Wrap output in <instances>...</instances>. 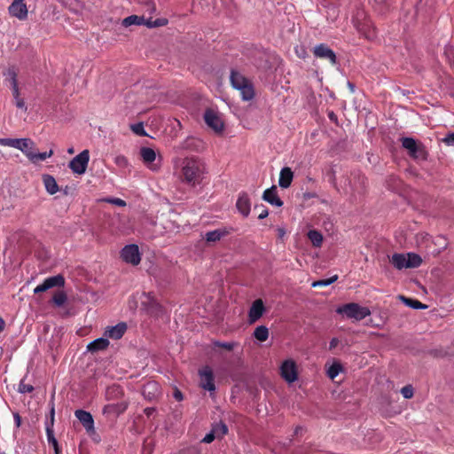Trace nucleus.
<instances>
[{"mask_svg": "<svg viewBox=\"0 0 454 454\" xmlns=\"http://www.w3.org/2000/svg\"><path fill=\"white\" fill-rule=\"evenodd\" d=\"M402 146L407 151L408 155L415 161H426L429 153L425 145L413 137H405L401 139Z\"/></svg>", "mask_w": 454, "mask_h": 454, "instance_id": "nucleus-1", "label": "nucleus"}, {"mask_svg": "<svg viewBox=\"0 0 454 454\" xmlns=\"http://www.w3.org/2000/svg\"><path fill=\"white\" fill-rule=\"evenodd\" d=\"M182 172L184 181L192 186L200 184L202 179V166L197 159L186 158L184 161Z\"/></svg>", "mask_w": 454, "mask_h": 454, "instance_id": "nucleus-2", "label": "nucleus"}, {"mask_svg": "<svg viewBox=\"0 0 454 454\" xmlns=\"http://www.w3.org/2000/svg\"><path fill=\"white\" fill-rule=\"evenodd\" d=\"M336 313L352 318L356 321H361L366 317L371 315V310L367 307H363L356 302H349L337 307Z\"/></svg>", "mask_w": 454, "mask_h": 454, "instance_id": "nucleus-3", "label": "nucleus"}, {"mask_svg": "<svg viewBox=\"0 0 454 454\" xmlns=\"http://www.w3.org/2000/svg\"><path fill=\"white\" fill-rule=\"evenodd\" d=\"M89 160L90 152L85 149L69 161L68 168L74 174L82 175L86 172Z\"/></svg>", "mask_w": 454, "mask_h": 454, "instance_id": "nucleus-4", "label": "nucleus"}, {"mask_svg": "<svg viewBox=\"0 0 454 454\" xmlns=\"http://www.w3.org/2000/svg\"><path fill=\"white\" fill-rule=\"evenodd\" d=\"M146 300L141 302L142 309L151 317H159L164 313L163 307L156 301L151 293H144Z\"/></svg>", "mask_w": 454, "mask_h": 454, "instance_id": "nucleus-5", "label": "nucleus"}, {"mask_svg": "<svg viewBox=\"0 0 454 454\" xmlns=\"http://www.w3.org/2000/svg\"><path fill=\"white\" fill-rule=\"evenodd\" d=\"M204 121L215 133H222L224 129V122L216 111L212 108H207L204 113Z\"/></svg>", "mask_w": 454, "mask_h": 454, "instance_id": "nucleus-6", "label": "nucleus"}, {"mask_svg": "<svg viewBox=\"0 0 454 454\" xmlns=\"http://www.w3.org/2000/svg\"><path fill=\"white\" fill-rule=\"evenodd\" d=\"M200 387L210 393L215 390V374L212 368L206 365L199 370Z\"/></svg>", "mask_w": 454, "mask_h": 454, "instance_id": "nucleus-7", "label": "nucleus"}, {"mask_svg": "<svg viewBox=\"0 0 454 454\" xmlns=\"http://www.w3.org/2000/svg\"><path fill=\"white\" fill-rule=\"evenodd\" d=\"M121 258L127 263H130L134 266L138 265L141 262L138 246L136 244L126 245L121 250Z\"/></svg>", "mask_w": 454, "mask_h": 454, "instance_id": "nucleus-8", "label": "nucleus"}, {"mask_svg": "<svg viewBox=\"0 0 454 454\" xmlns=\"http://www.w3.org/2000/svg\"><path fill=\"white\" fill-rule=\"evenodd\" d=\"M281 377L288 383H293L298 379L297 366L294 360H286L280 366Z\"/></svg>", "mask_w": 454, "mask_h": 454, "instance_id": "nucleus-9", "label": "nucleus"}, {"mask_svg": "<svg viewBox=\"0 0 454 454\" xmlns=\"http://www.w3.org/2000/svg\"><path fill=\"white\" fill-rule=\"evenodd\" d=\"M313 54L316 58L328 60L332 65L338 63L335 52L325 43L316 45Z\"/></svg>", "mask_w": 454, "mask_h": 454, "instance_id": "nucleus-10", "label": "nucleus"}, {"mask_svg": "<svg viewBox=\"0 0 454 454\" xmlns=\"http://www.w3.org/2000/svg\"><path fill=\"white\" fill-rule=\"evenodd\" d=\"M65 285V278L62 275L58 274L56 276L46 278L41 285L37 286L34 293L40 294L48 291L53 287H62Z\"/></svg>", "mask_w": 454, "mask_h": 454, "instance_id": "nucleus-11", "label": "nucleus"}, {"mask_svg": "<svg viewBox=\"0 0 454 454\" xmlns=\"http://www.w3.org/2000/svg\"><path fill=\"white\" fill-rule=\"evenodd\" d=\"M266 309L262 299H256L253 301L248 311V323L250 325L258 321L264 314Z\"/></svg>", "mask_w": 454, "mask_h": 454, "instance_id": "nucleus-12", "label": "nucleus"}, {"mask_svg": "<svg viewBox=\"0 0 454 454\" xmlns=\"http://www.w3.org/2000/svg\"><path fill=\"white\" fill-rule=\"evenodd\" d=\"M54 415H55L54 404H53V403H51V411H50L51 419H50V421L46 422L47 438H48L49 443H51L53 446L55 454H60L58 441L56 440V438L54 436V432H53Z\"/></svg>", "mask_w": 454, "mask_h": 454, "instance_id": "nucleus-13", "label": "nucleus"}, {"mask_svg": "<svg viewBox=\"0 0 454 454\" xmlns=\"http://www.w3.org/2000/svg\"><path fill=\"white\" fill-rule=\"evenodd\" d=\"M9 12L20 20H26L27 17V8L23 0H13L9 6Z\"/></svg>", "mask_w": 454, "mask_h": 454, "instance_id": "nucleus-14", "label": "nucleus"}, {"mask_svg": "<svg viewBox=\"0 0 454 454\" xmlns=\"http://www.w3.org/2000/svg\"><path fill=\"white\" fill-rule=\"evenodd\" d=\"M128 403L125 401L118 402L117 403L106 405L103 409V413L109 418H116L126 411Z\"/></svg>", "mask_w": 454, "mask_h": 454, "instance_id": "nucleus-15", "label": "nucleus"}, {"mask_svg": "<svg viewBox=\"0 0 454 454\" xmlns=\"http://www.w3.org/2000/svg\"><path fill=\"white\" fill-rule=\"evenodd\" d=\"M262 200L267 201L272 206L280 207L283 206V200L278 195V190L276 185H272L270 188L266 189L262 193Z\"/></svg>", "mask_w": 454, "mask_h": 454, "instance_id": "nucleus-16", "label": "nucleus"}, {"mask_svg": "<svg viewBox=\"0 0 454 454\" xmlns=\"http://www.w3.org/2000/svg\"><path fill=\"white\" fill-rule=\"evenodd\" d=\"M380 403L382 413L386 416H393L401 412V407L397 403V399H382Z\"/></svg>", "mask_w": 454, "mask_h": 454, "instance_id": "nucleus-17", "label": "nucleus"}, {"mask_svg": "<svg viewBox=\"0 0 454 454\" xmlns=\"http://www.w3.org/2000/svg\"><path fill=\"white\" fill-rule=\"evenodd\" d=\"M75 417L82 424L88 433L94 432V420L92 415L83 410H77Z\"/></svg>", "mask_w": 454, "mask_h": 454, "instance_id": "nucleus-18", "label": "nucleus"}, {"mask_svg": "<svg viewBox=\"0 0 454 454\" xmlns=\"http://www.w3.org/2000/svg\"><path fill=\"white\" fill-rule=\"evenodd\" d=\"M127 324L125 322H120L117 325L109 327L106 331L105 334L113 340H120L127 331Z\"/></svg>", "mask_w": 454, "mask_h": 454, "instance_id": "nucleus-19", "label": "nucleus"}, {"mask_svg": "<svg viewBox=\"0 0 454 454\" xmlns=\"http://www.w3.org/2000/svg\"><path fill=\"white\" fill-rule=\"evenodd\" d=\"M236 207H237L239 212L244 217H247L249 215L251 204H250L249 197L246 192H243L239 195V197L237 200V203H236Z\"/></svg>", "mask_w": 454, "mask_h": 454, "instance_id": "nucleus-20", "label": "nucleus"}, {"mask_svg": "<svg viewBox=\"0 0 454 454\" xmlns=\"http://www.w3.org/2000/svg\"><path fill=\"white\" fill-rule=\"evenodd\" d=\"M385 185L389 191L399 192L403 189V183L398 176L391 174L387 176L385 179Z\"/></svg>", "mask_w": 454, "mask_h": 454, "instance_id": "nucleus-21", "label": "nucleus"}, {"mask_svg": "<svg viewBox=\"0 0 454 454\" xmlns=\"http://www.w3.org/2000/svg\"><path fill=\"white\" fill-rule=\"evenodd\" d=\"M294 179V172L289 167H284L280 170L278 185L281 188L286 189L290 187Z\"/></svg>", "mask_w": 454, "mask_h": 454, "instance_id": "nucleus-22", "label": "nucleus"}, {"mask_svg": "<svg viewBox=\"0 0 454 454\" xmlns=\"http://www.w3.org/2000/svg\"><path fill=\"white\" fill-rule=\"evenodd\" d=\"M141 394L143 397H158L160 395V385L156 381H148L143 385Z\"/></svg>", "mask_w": 454, "mask_h": 454, "instance_id": "nucleus-23", "label": "nucleus"}, {"mask_svg": "<svg viewBox=\"0 0 454 454\" xmlns=\"http://www.w3.org/2000/svg\"><path fill=\"white\" fill-rule=\"evenodd\" d=\"M42 179H43V183L44 184L45 190L49 194L53 195L59 191V187L57 181L53 176H51L50 174H43L42 176Z\"/></svg>", "mask_w": 454, "mask_h": 454, "instance_id": "nucleus-24", "label": "nucleus"}, {"mask_svg": "<svg viewBox=\"0 0 454 454\" xmlns=\"http://www.w3.org/2000/svg\"><path fill=\"white\" fill-rule=\"evenodd\" d=\"M109 340L106 338H98L90 341L87 346V350L91 353L105 350L109 346Z\"/></svg>", "mask_w": 454, "mask_h": 454, "instance_id": "nucleus-25", "label": "nucleus"}, {"mask_svg": "<svg viewBox=\"0 0 454 454\" xmlns=\"http://www.w3.org/2000/svg\"><path fill=\"white\" fill-rule=\"evenodd\" d=\"M229 234V231L226 229H216L214 231H207L204 239L207 243H215L216 241H219L223 237L227 236Z\"/></svg>", "mask_w": 454, "mask_h": 454, "instance_id": "nucleus-26", "label": "nucleus"}, {"mask_svg": "<svg viewBox=\"0 0 454 454\" xmlns=\"http://www.w3.org/2000/svg\"><path fill=\"white\" fill-rule=\"evenodd\" d=\"M236 90H239L241 93V98L244 101H249L254 97V89L251 81L247 82L245 84H241Z\"/></svg>", "mask_w": 454, "mask_h": 454, "instance_id": "nucleus-27", "label": "nucleus"}, {"mask_svg": "<svg viewBox=\"0 0 454 454\" xmlns=\"http://www.w3.org/2000/svg\"><path fill=\"white\" fill-rule=\"evenodd\" d=\"M181 147L185 150L200 151L203 147V142L196 137H188L182 142Z\"/></svg>", "mask_w": 454, "mask_h": 454, "instance_id": "nucleus-28", "label": "nucleus"}, {"mask_svg": "<svg viewBox=\"0 0 454 454\" xmlns=\"http://www.w3.org/2000/svg\"><path fill=\"white\" fill-rule=\"evenodd\" d=\"M398 299L407 307L411 308L413 309H427V305L422 303L417 299L406 297L404 295L400 294Z\"/></svg>", "mask_w": 454, "mask_h": 454, "instance_id": "nucleus-29", "label": "nucleus"}, {"mask_svg": "<svg viewBox=\"0 0 454 454\" xmlns=\"http://www.w3.org/2000/svg\"><path fill=\"white\" fill-rule=\"evenodd\" d=\"M230 81H231V86L234 89H236L239 86H240L241 84L247 83L250 80L247 79V77H245L243 74H241L239 71H237L235 69H231V74H230Z\"/></svg>", "mask_w": 454, "mask_h": 454, "instance_id": "nucleus-30", "label": "nucleus"}, {"mask_svg": "<svg viewBox=\"0 0 454 454\" xmlns=\"http://www.w3.org/2000/svg\"><path fill=\"white\" fill-rule=\"evenodd\" d=\"M19 150H20L28 159L30 153L33 154L36 150L35 144L30 138H20Z\"/></svg>", "mask_w": 454, "mask_h": 454, "instance_id": "nucleus-31", "label": "nucleus"}, {"mask_svg": "<svg viewBox=\"0 0 454 454\" xmlns=\"http://www.w3.org/2000/svg\"><path fill=\"white\" fill-rule=\"evenodd\" d=\"M140 155L146 165L152 164L156 160L155 151L150 147H142L140 149Z\"/></svg>", "mask_w": 454, "mask_h": 454, "instance_id": "nucleus-32", "label": "nucleus"}, {"mask_svg": "<svg viewBox=\"0 0 454 454\" xmlns=\"http://www.w3.org/2000/svg\"><path fill=\"white\" fill-rule=\"evenodd\" d=\"M390 262L397 270L407 269L406 255L404 254H394L392 255Z\"/></svg>", "mask_w": 454, "mask_h": 454, "instance_id": "nucleus-33", "label": "nucleus"}, {"mask_svg": "<svg viewBox=\"0 0 454 454\" xmlns=\"http://www.w3.org/2000/svg\"><path fill=\"white\" fill-rule=\"evenodd\" d=\"M407 269L418 268L422 263L420 255L415 253H407L406 254Z\"/></svg>", "mask_w": 454, "mask_h": 454, "instance_id": "nucleus-34", "label": "nucleus"}, {"mask_svg": "<svg viewBox=\"0 0 454 454\" xmlns=\"http://www.w3.org/2000/svg\"><path fill=\"white\" fill-rule=\"evenodd\" d=\"M211 430H212L213 434L215 435L216 439H221L225 434H227L228 427L224 422L220 421L218 423L213 424Z\"/></svg>", "mask_w": 454, "mask_h": 454, "instance_id": "nucleus-35", "label": "nucleus"}, {"mask_svg": "<svg viewBox=\"0 0 454 454\" xmlns=\"http://www.w3.org/2000/svg\"><path fill=\"white\" fill-rule=\"evenodd\" d=\"M309 239L312 243L313 247H320L323 243V235L319 231L310 230L307 234Z\"/></svg>", "mask_w": 454, "mask_h": 454, "instance_id": "nucleus-36", "label": "nucleus"}, {"mask_svg": "<svg viewBox=\"0 0 454 454\" xmlns=\"http://www.w3.org/2000/svg\"><path fill=\"white\" fill-rule=\"evenodd\" d=\"M253 336L259 341L263 342L269 338V329L265 325L257 326L253 333Z\"/></svg>", "mask_w": 454, "mask_h": 454, "instance_id": "nucleus-37", "label": "nucleus"}, {"mask_svg": "<svg viewBox=\"0 0 454 454\" xmlns=\"http://www.w3.org/2000/svg\"><path fill=\"white\" fill-rule=\"evenodd\" d=\"M4 81L10 84L11 87H14L18 84L17 72L13 67H9L4 72Z\"/></svg>", "mask_w": 454, "mask_h": 454, "instance_id": "nucleus-38", "label": "nucleus"}, {"mask_svg": "<svg viewBox=\"0 0 454 454\" xmlns=\"http://www.w3.org/2000/svg\"><path fill=\"white\" fill-rule=\"evenodd\" d=\"M145 25V18L143 16L130 15L122 20L124 27H129L131 25Z\"/></svg>", "mask_w": 454, "mask_h": 454, "instance_id": "nucleus-39", "label": "nucleus"}, {"mask_svg": "<svg viewBox=\"0 0 454 454\" xmlns=\"http://www.w3.org/2000/svg\"><path fill=\"white\" fill-rule=\"evenodd\" d=\"M53 154V151L50 150L49 152L38 153L36 150L34 151V153L29 155V160L33 163H36L37 161L45 160L47 158L51 157Z\"/></svg>", "mask_w": 454, "mask_h": 454, "instance_id": "nucleus-40", "label": "nucleus"}, {"mask_svg": "<svg viewBox=\"0 0 454 454\" xmlns=\"http://www.w3.org/2000/svg\"><path fill=\"white\" fill-rule=\"evenodd\" d=\"M168 20L165 18H159L153 20L151 18L145 20V25L149 28L163 27L168 24Z\"/></svg>", "mask_w": 454, "mask_h": 454, "instance_id": "nucleus-41", "label": "nucleus"}, {"mask_svg": "<svg viewBox=\"0 0 454 454\" xmlns=\"http://www.w3.org/2000/svg\"><path fill=\"white\" fill-rule=\"evenodd\" d=\"M67 300V294L63 291H58L53 295L51 301L57 306V307H62Z\"/></svg>", "mask_w": 454, "mask_h": 454, "instance_id": "nucleus-42", "label": "nucleus"}, {"mask_svg": "<svg viewBox=\"0 0 454 454\" xmlns=\"http://www.w3.org/2000/svg\"><path fill=\"white\" fill-rule=\"evenodd\" d=\"M342 365L340 363H333L327 370V376L333 380L342 371Z\"/></svg>", "mask_w": 454, "mask_h": 454, "instance_id": "nucleus-43", "label": "nucleus"}, {"mask_svg": "<svg viewBox=\"0 0 454 454\" xmlns=\"http://www.w3.org/2000/svg\"><path fill=\"white\" fill-rule=\"evenodd\" d=\"M107 397H121L123 395L122 388L119 385H113L106 389Z\"/></svg>", "mask_w": 454, "mask_h": 454, "instance_id": "nucleus-44", "label": "nucleus"}, {"mask_svg": "<svg viewBox=\"0 0 454 454\" xmlns=\"http://www.w3.org/2000/svg\"><path fill=\"white\" fill-rule=\"evenodd\" d=\"M20 138H0V145L19 149Z\"/></svg>", "mask_w": 454, "mask_h": 454, "instance_id": "nucleus-45", "label": "nucleus"}, {"mask_svg": "<svg viewBox=\"0 0 454 454\" xmlns=\"http://www.w3.org/2000/svg\"><path fill=\"white\" fill-rule=\"evenodd\" d=\"M130 129L137 136L146 137L148 136L144 128V123L142 121L134 123L130 125Z\"/></svg>", "mask_w": 454, "mask_h": 454, "instance_id": "nucleus-46", "label": "nucleus"}, {"mask_svg": "<svg viewBox=\"0 0 454 454\" xmlns=\"http://www.w3.org/2000/svg\"><path fill=\"white\" fill-rule=\"evenodd\" d=\"M338 279V276L334 275L329 278L320 279L312 283L313 287L326 286L334 283Z\"/></svg>", "mask_w": 454, "mask_h": 454, "instance_id": "nucleus-47", "label": "nucleus"}, {"mask_svg": "<svg viewBox=\"0 0 454 454\" xmlns=\"http://www.w3.org/2000/svg\"><path fill=\"white\" fill-rule=\"evenodd\" d=\"M254 211H258V219L262 220L269 215L268 208L263 205H255L254 207Z\"/></svg>", "mask_w": 454, "mask_h": 454, "instance_id": "nucleus-48", "label": "nucleus"}, {"mask_svg": "<svg viewBox=\"0 0 454 454\" xmlns=\"http://www.w3.org/2000/svg\"><path fill=\"white\" fill-rule=\"evenodd\" d=\"M235 345H236L235 342H222V341H219V340L214 341V346L215 347L223 348H225V349L229 350V351L233 350Z\"/></svg>", "mask_w": 454, "mask_h": 454, "instance_id": "nucleus-49", "label": "nucleus"}, {"mask_svg": "<svg viewBox=\"0 0 454 454\" xmlns=\"http://www.w3.org/2000/svg\"><path fill=\"white\" fill-rule=\"evenodd\" d=\"M444 54L451 66H454V48L452 46H446Z\"/></svg>", "mask_w": 454, "mask_h": 454, "instance_id": "nucleus-50", "label": "nucleus"}, {"mask_svg": "<svg viewBox=\"0 0 454 454\" xmlns=\"http://www.w3.org/2000/svg\"><path fill=\"white\" fill-rule=\"evenodd\" d=\"M34 390V387L30 384H26L21 380L19 384V392L21 394L30 393Z\"/></svg>", "mask_w": 454, "mask_h": 454, "instance_id": "nucleus-51", "label": "nucleus"}, {"mask_svg": "<svg viewBox=\"0 0 454 454\" xmlns=\"http://www.w3.org/2000/svg\"><path fill=\"white\" fill-rule=\"evenodd\" d=\"M403 397H412L413 396V387L408 384L401 388L400 390Z\"/></svg>", "mask_w": 454, "mask_h": 454, "instance_id": "nucleus-52", "label": "nucleus"}, {"mask_svg": "<svg viewBox=\"0 0 454 454\" xmlns=\"http://www.w3.org/2000/svg\"><path fill=\"white\" fill-rule=\"evenodd\" d=\"M105 200L110 204L115 205L118 207H125L126 206V202L120 198H108V199H106Z\"/></svg>", "mask_w": 454, "mask_h": 454, "instance_id": "nucleus-53", "label": "nucleus"}, {"mask_svg": "<svg viewBox=\"0 0 454 454\" xmlns=\"http://www.w3.org/2000/svg\"><path fill=\"white\" fill-rule=\"evenodd\" d=\"M14 104L18 108L23 110L24 112L27 110V105L24 99L20 98V96L14 98Z\"/></svg>", "mask_w": 454, "mask_h": 454, "instance_id": "nucleus-54", "label": "nucleus"}, {"mask_svg": "<svg viewBox=\"0 0 454 454\" xmlns=\"http://www.w3.org/2000/svg\"><path fill=\"white\" fill-rule=\"evenodd\" d=\"M442 141L445 143L447 145L454 146V132L446 135V137L442 138Z\"/></svg>", "mask_w": 454, "mask_h": 454, "instance_id": "nucleus-55", "label": "nucleus"}, {"mask_svg": "<svg viewBox=\"0 0 454 454\" xmlns=\"http://www.w3.org/2000/svg\"><path fill=\"white\" fill-rule=\"evenodd\" d=\"M74 188L72 186L66 185L64 188H59V191L62 192L63 195H72L74 192Z\"/></svg>", "mask_w": 454, "mask_h": 454, "instance_id": "nucleus-56", "label": "nucleus"}, {"mask_svg": "<svg viewBox=\"0 0 454 454\" xmlns=\"http://www.w3.org/2000/svg\"><path fill=\"white\" fill-rule=\"evenodd\" d=\"M215 439H216L215 435L213 434L212 430H210V432L208 434H207L205 435V437L202 439V442L204 443H210L212 442Z\"/></svg>", "mask_w": 454, "mask_h": 454, "instance_id": "nucleus-57", "label": "nucleus"}, {"mask_svg": "<svg viewBox=\"0 0 454 454\" xmlns=\"http://www.w3.org/2000/svg\"><path fill=\"white\" fill-rule=\"evenodd\" d=\"M115 162L119 166H127L128 165V160L124 156H117L115 159Z\"/></svg>", "mask_w": 454, "mask_h": 454, "instance_id": "nucleus-58", "label": "nucleus"}, {"mask_svg": "<svg viewBox=\"0 0 454 454\" xmlns=\"http://www.w3.org/2000/svg\"><path fill=\"white\" fill-rule=\"evenodd\" d=\"M339 343V340L337 338H333L329 342V349L332 350L337 347Z\"/></svg>", "mask_w": 454, "mask_h": 454, "instance_id": "nucleus-59", "label": "nucleus"}, {"mask_svg": "<svg viewBox=\"0 0 454 454\" xmlns=\"http://www.w3.org/2000/svg\"><path fill=\"white\" fill-rule=\"evenodd\" d=\"M328 118H329V120H330V121H333V122H334V123H337V122H338V117H337V115L334 114V112H333V111H330V112L328 113Z\"/></svg>", "mask_w": 454, "mask_h": 454, "instance_id": "nucleus-60", "label": "nucleus"}, {"mask_svg": "<svg viewBox=\"0 0 454 454\" xmlns=\"http://www.w3.org/2000/svg\"><path fill=\"white\" fill-rule=\"evenodd\" d=\"M277 231H278V238L279 239H282L284 238V236L286 235V230L284 228L278 227L277 229Z\"/></svg>", "mask_w": 454, "mask_h": 454, "instance_id": "nucleus-61", "label": "nucleus"}, {"mask_svg": "<svg viewBox=\"0 0 454 454\" xmlns=\"http://www.w3.org/2000/svg\"><path fill=\"white\" fill-rule=\"evenodd\" d=\"M12 90L13 98L20 97V90L18 84L14 87H11Z\"/></svg>", "mask_w": 454, "mask_h": 454, "instance_id": "nucleus-62", "label": "nucleus"}, {"mask_svg": "<svg viewBox=\"0 0 454 454\" xmlns=\"http://www.w3.org/2000/svg\"><path fill=\"white\" fill-rule=\"evenodd\" d=\"M317 194L315 192H304L303 193V200H308L311 198H315Z\"/></svg>", "mask_w": 454, "mask_h": 454, "instance_id": "nucleus-63", "label": "nucleus"}, {"mask_svg": "<svg viewBox=\"0 0 454 454\" xmlns=\"http://www.w3.org/2000/svg\"><path fill=\"white\" fill-rule=\"evenodd\" d=\"M304 428L301 426H297L294 429V435L302 434Z\"/></svg>", "mask_w": 454, "mask_h": 454, "instance_id": "nucleus-64", "label": "nucleus"}]
</instances>
